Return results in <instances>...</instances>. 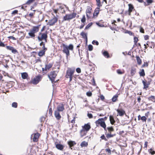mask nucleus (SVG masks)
Listing matches in <instances>:
<instances>
[{
	"label": "nucleus",
	"mask_w": 155,
	"mask_h": 155,
	"mask_svg": "<svg viewBox=\"0 0 155 155\" xmlns=\"http://www.w3.org/2000/svg\"><path fill=\"white\" fill-rule=\"evenodd\" d=\"M118 97V95H115L112 98V101L114 102H116V101L117 100V98Z\"/></svg>",
	"instance_id": "32"
},
{
	"label": "nucleus",
	"mask_w": 155,
	"mask_h": 155,
	"mask_svg": "<svg viewBox=\"0 0 155 155\" xmlns=\"http://www.w3.org/2000/svg\"><path fill=\"white\" fill-rule=\"evenodd\" d=\"M101 138L102 140H104L105 141L107 140V139L106 138L104 135H102L101 136Z\"/></svg>",
	"instance_id": "51"
},
{
	"label": "nucleus",
	"mask_w": 155,
	"mask_h": 155,
	"mask_svg": "<svg viewBox=\"0 0 155 155\" xmlns=\"http://www.w3.org/2000/svg\"><path fill=\"white\" fill-rule=\"evenodd\" d=\"M6 47L7 49L10 51L12 48V47L9 46H7Z\"/></svg>",
	"instance_id": "53"
},
{
	"label": "nucleus",
	"mask_w": 155,
	"mask_h": 155,
	"mask_svg": "<svg viewBox=\"0 0 155 155\" xmlns=\"http://www.w3.org/2000/svg\"><path fill=\"white\" fill-rule=\"evenodd\" d=\"M92 43L93 45H98L99 44V43L97 41L94 40L92 42Z\"/></svg>",
	"instance_id": "45"
},
{
	"label": "nucleus",
	"mask_w": 155,
	"mask_h": 155,
	"mask_svg": "<svg viewBox=\"0 0 155 155\" xmlns=\"http://www.w3.org/2000/svg\"><path fill=\"white\" fill-rule=\"evenodd\" d=\"M76 15V14L73 13L72 14H66L64 17L63 19L64 21L69 20L74 18Z\"/></svg>",
	"instance_id": "4"
},
{
	"label": "nucleus",
	"mask_w": 155,
	"mask_h": 155,
	"mask_svg": "<svg viewBox=\"0 0 155 155\" xmlns=\"http://www.w3.org/2000/svg\"><path fill=\"white\" fill-rule=\"evenodd\" d=\"M106 152H107L108 153L111 154V150L109 148L106 149H105Z\"/></svg>",
	"instance_id": "50"
},
{
	"label": "nucleus",
	"mask_w": 155,
	"mask_h": 155,
	"mask_svg": "<svg viewBox=\"0 0 155 155\" xmlns=\"http://www.w3.org/2000/svg\"><path fill=\"white\" fill-rule=\"evenodd\" d=\"M57 75V73L55 71H51L48 75V77L52 82L54 81V79Z\"/></svg>",
	"instance_id": "5"
},
{
	"label": "nucleus",
	"mask_w": 155,
	"mask_h": 155,
	"mask_svg": "<svg viewBox=\"0 0 155 155\" xmlns=\"http://www.w3.org/2000/svg\"><path fill=\"white\" fill-rule=\"evenodd\" d=\"M107 129L109 132L110 133H111V132H112L114 131V129L112 127H108Z\"/></svg>",
	"instance_id": "35"
},
{
	"label": "nucleus",
	"mask_w": 155,
	"mask_h": 155,
	"mask_svg": "<svg viewBox=\"0 0 155 155\" xmlns=\"http://www.w3.org/2000/svg\"><path fill=\"white\" fill-rule=\"evenodd\" d=\"M103 54L104 56L105 57H106L107 58H109L110 56L109 54L107 51H104L103 52Z\"/></svg>",
	"instance_id": "31"
},
{
	"label": "nucleus",
	"mask_w": 155,
	"mask_h": 155,
	"mask_svg": "<svg viewBox=\"0 0 155 155\" xmlns=\"http://www.w3.org/2000/svg\"><path fill=\"white\" fill-rule=\"evenodd\" d=\"M87 95L89 97L91 96L92 94V93L91 92H88L86 93Z\"/></svg>",
	"instance_id": "52"
},
{
	"label": "nucleus",
	"mask_w": 155,
	"mask_h": 155,
	"mask_svg": "<svg viewBox=\"0 0 155 155\" xmlns=\"http://www.w3.org/2000/svg\"><path fill=\"white\" fill-rule=\"evenodd\" d=\"M142 82H143V84L144 86V88H146L148 87V84H147L144 81H142Z\"/></svg>",
	"instance_id": "39"
},
{
	"label": "nucleus",
	"mask_w": 155,
	"mask_h": 155,
	"mask_svg": "<svg viewBox=\"0 0 155 155\" xmlns=\"http://www.w3.org/2000/svg\"><path fill=\"white\" fill-rule=\"evenodd\" d=\"M58 18L54 16L52 19L49 20L48 24L50 26H52L54 25L57 21Z\"/></svg>",
	"instance_id": "9"
},
{
	"label": "nucleus",
	"mask_w": 155,
	"mask_h": 155,
	"mask_svg": "<svg viewBox=\"0 0 155 155\" xmlns=\"http://www.w3.org/2000/svg\"><path fill=\"white\" fill-rule=\"evenodd\" d=\"M87 116L90 118H91L93 117V115L92 114H91L88 113L87 114Z\"/></svg>",
	"instance_id": "60"
},
{
	"label": "nucleus",
	"mask_w": 155,
	"mask_h": 155,
	"mask_svg": "<svg viewBox=\"0 0 155 155\" xmlns=\"http://www.w3.org/2000/svg\"><path fill=\"white\" fill-rule=\"evenodd\" d=\"M74 71L75 69H74L71 68H68L66 71V77L72 76Z\"/></svg>",
	"instance_id": "8"
},
{
	"label": "nucleus",
	"mask_w": 155,
	"mask_h": 155,
	"mask_svg": "<svg viewBox=\"0 0 155 155\" xmlns=\"http://www.w3.org/2000/svg\"><path fill=\"white\" fill-rule=\"evenodd\" d=\"M46 51L43 50H42L40 51L38 53V55L40 57L42 56L43 55H45Z\"/></svg>",
	"instance_id": "22"
},
{
	"label": "nucleus",
	"mask_w": 155,
	"mask_h": 155,
	"mask_svg": "<svg viewBox=\"0 0 155 155\" xmlns=\"http://www.w3.org/2000/svg\"><path fill=\"white\" fill-rule=\"evenodd\" d=\"M52 111L51 108H50L49 109V114L51 115L52 114Z\"/></svg>",
	"instance_id": "64"
},
{
	"label": "nucleus",
	"mask_w": 155,
	"mask_h": 155,
	"mask_svg": "<svg viewBox=\"0 0 155 155\" xmlns=\"http://www.w3.org/2000/svg\"><path fill=\"white\" fill-rule=\"evenodd\" d=\"M64 110V107L63 104H61L58 105L57 107L56 110L59 112H61Z\"/></svg>",
	"instance_id": "12"
},
{
	"label": "nucleus",
	"mask_w": 155,
	"mask_h": 155,
	"mask_svg": "<svg viewBox=\"0 0 155 155\" xmlns=\"http://www.w3.org/2000/svg\"><path fill=\"white\" fill-rule=\"evenodd\" d=\"M96 24L97 25H98L99 26L101 27H104V25L103 24H100L99 23H97Z\"/></svg>",
	"instance_id": "61"
},
{
	"label": "nucleus",
	"mask_w": 155,
	"mask_h": 155,
	"mask_svg": "<svg viewBox=\"0 0 155 155\" xmlns=\"http://www.w3.org/2000/svg\"><path fill=\"white\" fill-rule=\"evenodd\" d=\"M52 64H46L45 65V67L44 68H42V70L43 71H47L48 70L51 68L52 67Z\"/></svg>",
	"instance_id": "15"
},
{
	"label": "nucleus",
	"mask_w": 155,
	"mask_h": 155,
	"mask_svg": "<svg viewBox=\"0 0 155 155\" xmlns=\"http://www.w3.org/2000/svg\"><path fill=\"white\" fill-rule=\"evenodd\" d=\"M115 135V134L113 135V134H111V133H109L107 134L106 135V137L107 138H110L111 137H114V136Z\"/></svg>",
	"instance_id": "38"
},
{
	"label": "nucleus",
	"mask_w": 155,
	"mask_h": 155,
	"mask_svg": "<svg viewBox=\"0 0 155 155\" xmlns=\"http://www.w3.org/2000/svg\"><path fill=\"white\" fill-rule=\"evenodd\" d=\"M45 118L44 117H42L40 119V120L41 122H43L45 120Z\"/></svg>",
	"instance_id": "56"
},
{
	"label": "nucleus",
	"mask_w": 155,
	"mask_h": 155,
	"mask_svg": "<svg viewBox=\"0 0 155 155\" xmlns=\"http://www.w3.org/2000/svg\"><path fill=\"white\" fill-rule=\"evenodd\" d=\"M139 74L140 76H144L145 75L144 71L143 69H142L141 71L140 72Z\"/></svg>",
	"instance_id": "34"
},
{
	"label": "nucleus",
	"mask_w": 155,
	"mask_h": 155,
	"mask_svg": "<svg viewBox=\"0 0 155 155\" xmlns=\"http://www.w3.org/2000/svg\"><path fill=\"white\" fill-rule=\"evenodd\" d=\"M8 38L10 39H11L12 40H16L15 38L12 36H9L8 37Z\"/></svg>",
	"instance_id": "62"
},
{
	"label": "nucleus",
	"mask_w": 155,
	"mask_h": 155,
	"mask_svg": "<svg viewBox=\"0 0 155 155\" xmlns=\"http://www.w3.org/2000/svg\"><path fill=\"white\" fill-rule=\"evenodd\" d=\"M0 46L4 47L5 46V45L3 42L0 41Z\"/></svg>",
	"instance_id": "58"
},
{
	"label": "nucleus",
	"mask_w": 155,
	"mask_h": 155,
	"mask_svg": "<svg viewBox=\"0 0 155 155\" xmlns=\"http://www.w3.org/2000/svg\"><path fill=\"white\" fill-rule=\"evenodd\" d=\"M148 151L150 153H151L152 155H153L155 153V151H152V149H150L148 150Z\"/></svg>",
	"instance_id": "41"
},
{
	"label": "nucleus",
	"mask_w": 155,
	"mask_h": 155,
	"mask_svg": "<svg viewBox=\"0 0 155 155\" xmlns=\"http://www.w3.org/2000/svg\"><path fill=\"white\" fill-rule=\"evenodd\" d=\"M42 46V48L43 49L42 50H44L45 51H46L47 50V48H46L45 47V44H43Z\"/></svg>",
	"instance_id": "59"
},
{
	"label": "nucleus",
	"mask_w": 155,
	"mask_h": 155,
	"mask_svg": "<svg viewBox=\"0 0 155 155\" xmlns=\"http://www.w3.org/2000/svg\"><path fill=\"white\" fill-rule=\"evenodd\" d=\"M18 12V11L17 10H15L14 11L12 12V15H15V14H17Z\"/></svg>",
	"instance_id": "55"
},
{
	"label": "nucleus",
	"mask_w": 155,
	"mask_h": 155,
	"mask_svg": "<svg viewBox=\"0 0 155 155\" xmlns=\"http://www.w3.org/2000/svg\"><path fill=\"white\" fill-rule=\"evenodd\" d=\"M147 119L145 116H142L141 117V120L143 121L146 122Z\"/></svg>",
	"instance_id": "43"
},
{
	"label": "nucleus",
	"mask_w": 155,
	"mask_h": 155,
	"mask_svg": "<svg viewBox=\"0 0 155 155\" xmlns=\"http://www.w3.org/2000/svg\"><path fill=\"white\" fill-rule=\"evenodd\" d=\"M12 107L14 108H17V107L18 104L16 102H13L12 104Z\"/></svg>",
	"instance_id": "37"
},
{
	"label": "nucleus",
	"mask_w": 155,
	"mask_h": 155,
	"mask_svg": "<svg viewBox=\"0 0 155 155\" xmlns=\"http://www.w3.org/2000/svg\"><path fill=\"white\" fill-rule=\"evenodd\" d=\"M117 72L118 74H123V72H122L121 71V70H120V69H118V70H117Z\"/></svg>",
	"instance_id": "47"
},
{
	"label": "nucleus",
	"mask_w": 155,
	"mask_h": 155,
	"mask_svg": "<svg viewBox=\"0 0 155 155\" xmlns=\"http://www.w3.org/2000/svg\"><path fill=\"white\" fill-rule=\"evenodd\" d=\"M21 77L23 79H26L28 77V75L27 73L24 72L21 74Z\"/></svg>",
	"instance_id": "24"
},
{
	"label": "nucleus",
	"mask_w": 155,
	"mask_h": 155,
	"mask_svg": "<svg viewBox=\"0 0 155 155\" xmlns=\"http://www.w3.org/2000/svg\"><path fill=\"white\" fill-rule=\"evenodd\" d=\"M76 72L78 73H80L81 72V70L80 68H78L76 69Z\"/></svg>",
	"instance_id": "57"
},
{
	"label": "nucleus",
	"mask_w": 155,
	"mask_h": 155,
	"mask_svg": "<svg viewBox=\"0 0 155 155\" xmlns=\"http://www.w3.org/2000/svg\"><path fill=\"white\" fill-rule=\"evenodd\" d=\"M91 128L90 124L89 123L85 124L83 126H82V129L88 132Z\"/></svg>",
	"instance_id": "10"
},
{
	"label": "nucleus",
	"mask_w": 155,
	"mask_h": 155,
	"mask_svg": "<svg viewBox=\"0 0 155 155\" xmlns=\"http://www.w3.org/2000/svg\"><path fill=\"white\" fill-rule=\"evenodd\" d=\"M117 111L118 113V115L120 116H122L125 114V111L122 109H117Z\"/></svg>",
	"instance_id": "11"
},
{
	"label": "nucleus",
	"mask_w": 155,
	"mask_h": 155,
	"mask_svg": "<svg viewBox=\"0 0 155 155\" xmlns=\"http://www.w3.org/2000/svg\"><path fill=\"white\" fill-rule=\"evenodd\" d=\"M110 123L112 124H113L115 123V121L112 116H110Z\"/></svg>",
	"instance_id": "28"
},
{
	"label": "nucleus",
	"mask_w": 155,
	"mask_h": 155,
	"mask_svg": "<svg viewBox=\"0 0 155 155\" xmlns=\"http://www.w3.org/2000/svg\"><path fill=\"white\" fill-rule=\"evenodd\" d=\"M87 131L82 129L80 131V135L81 137L85 136L87 133Z\"/></svg>",
	"instance_id": "19"
},
{
	"label": "nucleus",
	"mask_w": 155,
	"mask_h": 155,
	"mask_svg": "<svg viewBox=\"0 0 155 155\" xmlns=\"http://www.w3.org/2000/svg\"><path fill=\"white\" fill-rule=\"evenodd\" d=\"M28 34L31 38H34L35 36V33L31 30H30V32L28 33Z\"/></svg>",
	"instance_id": "27"
},
{
	"label": "nucleus",
	"mask_w": 155,
	"mask_h": 155,
	"mask_svg": "<svg viewBox=\"0 0 155 155\" xmlns=\"http://www.w3.org/2000/svg\"><path fill=\"white\" fill-rule=\"evenodd\" d=\"M129 10L128 11L129 12V15H130V13L133 10L134 8L133 5L131 4H129Z\"/></svg>",
	"instance_id": "21"
},
{
	"label": "nucleus",
	"mask_w": 155,
	"mask_h": 155,
	"mask_svg": "<svg viewBox=\"0 0 155 155\" xmlns=\"http://www.w3.org/2000/svg\"><path fill=\"white\" fill-rule=\"evenodd\" d=\"M134 42L135 45H136L138 41V38L136 37H134Z\"/></svg>",
	"instance_id": "44"
},
{
	"label": "nucleus",
	"mask_w": 155,
	"mask_h": 155,
	"mask_svg": "<svg viewBox=\"0 0 155 155\" xmlns=\"http://www.w3.org/2000/svg\"><path fill=\"white\" fill-rule=\"evenodd\" d=\"M81 21L83 23H84L86 21V18L84 15L83 16L82 18L81 19Z\"/></svg>",
	"instance_id": "36"
},
{
	"label": "nucleus",
	"mask_w": 155,
	"mask_h": 155,
	"mask_svg": "<svg viewBox=\"0 0 155 155\" xmlns=\"http://www.w3.org/2000/svg\"><path fill=\"white\" fill-rule=\"evenodd\" d=\"M40 26V25H38L37 26H33L32 29L31 30L35 33L38 31Z\"/></svg>",
	"instance_id": "14"
},
{
	"label": "nucleus",
	"mask_w": 155,
	"mask_h": 155,
	"mask_svg": "<svg viewBox=\"0 0 155 155\" xmlns=\"http://www.w3.org/2000/svg\"><path fill=\"white\" fill-rule=\"evenodd\" d=\"M96 2L97 5V7H100L102 6V4L100 2V0H96Z\"/></svg>",
	"instance_id": "30"
},
{
	"label": "nucleus",
	"mask_w": 155,
	"mask_h": 155,
	"mask_svg": "<svg viewBox=\"0 0 155 155\" xmlns=\"http://www.w3.org/2000/svg\"><path fill=\"white\" fill-rule=\"evenodd\" d=\"M80 145L81 147H87L88 145V143L85 141H83L81 143Z\"/></svg>",
	"instance_id": "26"
},
{
	"label": "nucleus",
	"mask_w": 155,
	"mask_h": 155,
	"mask_svg": "<svg viewBox=\"0 0 155 155\" xmlns=\"http://www.w3.org/2000/svg\"><path fill=\"white\" fill-rule=\"evenodd\" d=\"M68 144L70 148L72 149L71 147L75 145L76 143L74 141H70L68 142Z\"/></svg>",
	"instance_id": "20"
},
{
	"label": "nucleus",
	"mask_w": 155,
	"mask_h": 155,
	"mask_svg": "<svg viewBox=\"0 0 155 155\" xmlns=\"http://www.w3.org/2000/svg\"><path fill=\"white\" fill-rule=\"evenodd\" d=\"M149 99L150 100L153 101V100L155 99V97L154 96H151L149 97Z\"/></svg>",
	"instance_id": "49"
},
{
	"label": "nucleus",
	"mask_w": 155,
	"mask_h": 155,
	"mask_svg": "<svg viewBox=\"0 0 155 155\" xmlns=\"http://www.w3.org/2000/svg\"><path fill=\"white\" fill-rule=\"evenodd\" d=\"M95 123L97 126L100 124L101 126L103 127L105 130L106 131V125L103 118L98 119V120L96 121Z\"/></svg>",
	"instance_id": "2"
},
{
	"label": "nucleus",
	"mask_w": 155,
	"mask_h": 155,
	"mask_svg": "<svg viewBox=\"0 0 155 155\" xmlns=\"http://www.w3.org/2000/svg\"><path fill=\"white\" fill-rule=\"evenodd\" d=\"M41 76H37L31 81V83L34 84H36L41 80Z\"/></svg>",
	"instance_id": "6"
},
{
	"label": "nucleus",
	"mask_w": 155,
	"mask_h": 155,
	"mask_svg": "<svg viewBox=\"0 0 155 155\" xmlns=\"http://www.w3.org/2000/svg\"><path fill=\"white\" fill-rule=\"evenodd\" d=\"M55 147L58 149L61 150H62L64 147L63 145L58 143L56 144Z\"/></svg>",
	"instance_id": "18"
},
{
	"label": "nucleus",
	"mask_w": 155,
	"mask_h": 155,
	"mask_svg": "<svg viewBox=\"0 0 155 155\" xmlns=\"http://www.w3.org/2000/svg\"><path fill=\"white\" fill-rule=\"evenodd\" d=\"M47 33H40L39 34L38 38L39 41H42L44 40L45 42H47Z\"/></svg>",
	"instance_id": "3"
},
{
	"label": "nucleus",
	"mask_w": 155,
	"mask_h": 155,
	"mask_svg": "<svg viewBox=\"0 0 155 155\" xmlns=\"http://www.w3.org/2000/svg\"><path fill=\"white\" fill-rule=\"evenodd\" d=\"M40 135V134L38 133L34 134V138L33 139V140L34 142H36L38 141V139Z\"/></svg>",
	"instance_id": "17"
},
{
	"label": "nucleus",
	"mask_w": 155,
	"mask_h": 155,
	"mask_svg": "<svg viewBox=\"0 0 155 155\" xmlns=\"http://www.w3.org/2000/svg\"><path fill=\"white\" fill-rule=\"evenodd\" d=\"M137 64L138 65H140L141 64V60L139 56H137L136 57Z\"/></svg>",
	"instance_id": "29"
},
{
	"label": "nucleus",
	"mask_w": 155,
	"mask_h": 155,
	"mask_svg": "<svg viewBox=\"0 0 155 155\" xmlns=\"http://www.w3.org/2000/svg\"><path fill=\"white\" fill-rule=\"evenodd\" d=\"M6 47L7 49L10 51L12 48V47L9 46H7Z\"/></svg>",
	"instance_id": "54"
},
{
	"label": "nucleus",
	"mask_w": 155,
	"mask_h": 155,
	"mask_svg": "<svg viewBox=\"0 0 155 155\" xmlns=\"http://www.w3.org/2000/svg\"><path fill=\"white\" fill-rule=\"evenodd\" d=\"M35 0H28L26 2V4L29 5L32 3Z\"/></svg>",
	"instance_id": "40"
},
{
	"label": "nucleus",
	"mask_w": 155,
	"mask_h": 155,
	"mask_svg": "<svg viewBox=\"0 0 155 155\" xmlns=\"http://www.w3.org/2000/svg\"><path fill=\"white\" fill-rule=\"evenodd\" d=\"M63 49L62 51L63 53L66 54V57L67 58L70 55L69 50L72 51L74 49V46L72 44H70L68 46L64 44H62Z\"/></svg>",
	"instance_id": "1"
},
{
	"label": "nucleus",
	"mask_w": 155,
	"mask_h": 155,
	"mask_svg": "<svg viewBox=\"0 0 155 155\" xmlns=\"http://www.w3.org/2000/svg\"><path fill=\"white\" fill-rule=\"evenodd\" d=\"M144 38L145 40H148L149 38V36L148 35H146L144 36Z\"/></svg>",
	"instance_id": "63"
},
{
	"label": "nucleus",
	"mask_w": 155,
	"mask_h": 155,
	"mask_svg": "<svg viewBox=\"0 0 155 155\" xmlns=\"http://www.w3.org/2000/svg\"><path fill=\"white\" fill-rule=\"evenodd\" d=\"M92 8L90 6H87L86 13V16L88 18H90L92 15Z\"/></svg>",
	"instance_id": "7"
},
{
	"label": "nucleus",
	"mask_w": 155,
	"mask_h": 155,
	"mask_svg": "<svg viewBox=\"0 0 155 155\" xmlns=\"http://www.w3.org/2000/svg\"><path fill=\"white\" fill-rule=\"evenodd\" d=\"M92 25V23H90L88 24L85 27V29H87L90 27Z\"/></svg>",
	"instance_id": "46"
},
{
	"label": "nucleus",
	"mask_w": 155,
	"mask_h": 155,
	"mask_svg": "<svg viewBox=\"0 0 155 155\" xmlns=\"http://www.w3.org/2000/svg\"><path fill=\"white\" fill-rule=\"evenodd\" d=\"M10 51L14 54H16V53H18V51L13 47H12Z\"/></svg>",
	"instance_id": "33"
},
{
	"label": "nucleus",
	"mask_w": 155,
	"mask_h": 155,
	"mask_svg": "<svg viewBox=\"0 0 155 155\" xmlns=\"http://www.w3.org/2000/svg\"><path fill=\"white\" fill-rule=\"evenodd\" d=\"M136 69L135 68H131V71H130V74L131 76H133L136 73Z\"/></svg>",
	"instance_id": "25"
},
{
	"label": "nucleus",
	"mask_w": 155,
	"mask_h": 155,
	"mask_svg": "<svg viewBox=\"0 0 155 155\" xmlns=\"http://www.w3.org/2000/svg\"><path fill=\"white\" fill-rule=\"evenodd\" d=\"M82 36V38L86 39V41L87 40V34L85 33L84 32H82L80 34Z\"/></svg>",
	"instance_id": "23"
},
{
	"label": "nucleus",
	"mask_w": 155,
	"mask_h": 155,
	"mask_svg": "<svg viewBox=\"0 0 155 155\" xmlns=\"http://www.w3.org/2000/svg\"><path fill=\"white\" fill-rule=\"evenodd\" d=\"M59 111L56 110L54 111V114L55 117L58 120H60L61 118V116L60 115Z\"/></svg>",
	"instance_id": "13"
},
{
	"label": "nucleus",
	"mask_w": 155,
	"mask_h": 155,
	"mask_svg": "<svg viewBox=\"0 0 155 155\" xmlns=\"http://www.w3.org/2000/svg\"><path fill=\"white\" fill-rule=\"evenodd\" d=\"M146 2H147V5H148L152 3L153 0H146Z\"/></svg>",
	"instance_id": "42"
},
{
	"label": "nucleus",
	"mask_w": 155,
	"mask_h": 155,
	"mask_svg": "<svg viewBox=\"0 0 155 155\" xmlns=\"http://www.w3.org/2000/svg\"><path fill=\"white\" fill-rule=\"evenodd\" d=\"M88 49L90 51H91L93 49V47L91 45H88Z\"/></svg>",
	"instance_id": "48"
},
{
	"label": "nucleus",
	"mask_w": 155,
	"mask_h": 155,
	"mask_svg": "<svg viewBox=\"0 0 155 155\" xmlns=\"http://www.w3.org/2000/svg\"><path fill=\"white\" fill-rule=\"evenodd\" d=\"M100 8L97 7L96 8L93 13V17H95V16L97 17L99 12Z\"/></svg>",
	"instance_id": "16"
}]
</instances>
